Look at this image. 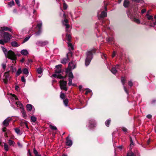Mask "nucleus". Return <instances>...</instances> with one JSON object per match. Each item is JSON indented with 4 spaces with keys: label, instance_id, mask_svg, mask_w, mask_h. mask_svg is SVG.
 I'll list each match as a JSON object with an SVG mask.
<instances>
[{
    "label": "nucleus",
    "instance_id": "obj_54",
    "mask_svg": "<svg viewBox=\"0 0 156 156\" xmlns=\"http://www.w3.org/2000/svg\"><path fill=\"white\" fill-rule=\"evenodd\" d=\"M8 79H3V81L5 84H7L8 82Z\"/></svg>",
    "mask_w": 156,
    "mask_h": 156
},
{
    "label": "nucleus",
    "instance_id": "obj_52",
    "mask_svg": "<svg viewBox=\"0 0 156 156\" xmlns=\"http://www.w3.org/2000/svg\"><path fill=\"white\" fill-rule=\"evenodd\" d=\"M2 66L3 69H5L6 67V65L5 63H2Z\"/></svg>",
    "mask_w": 156,
    "mask_h": 156
},
{
    "label": "nucleus",
    "instance_id": "obj_48",
    "mask_svg": "<svg viewBox=\"0 0 156 156\" xmlns=\"http://www.w3.org/2000/svg\"><path fill=\"white\" fill-rule=\"evenodd\" d=\"M62 66V65H61L60 64V65H56L55 66V67L57 69H61V68Z\"/></svg>",
    "mask_w": 156,
    "mask_h": 156
},
{
    "label": "nucleus",
    "instance_id": "obj_49",
    "mask_svg": "<svg viewBox=\"0 0 156 156\" xmlns=\"http://www.w3.org/2000/svg\"><path fill=\"white\" fill-rule=\"evenodd\" d=\"M101 57L102 58H103V59H106L107 58V56H106V55L105 54H103L101 55Z\"/></svg>",
    "mask_w": 156,
    "mask_h": 156
},
{
    "label": "nucleus",
    "instance_id": "obj_30",
    "mask_svg": "<svg viewBox=\"0 0 156 156\" xmlns=\"http://www.w3.org/2000/svg\"><path fill=\"white\" fill-rule=\"evenodd\" d=\"M14 130L16 133L18 135H20L21 133L20 129L18 128L14 129Z\"/></svg>",
    "mask_w": 156,
    "mask_h": 156
},
{
    "label": "nucleus",
    "instance_id": "obj_47",
    "mask_svg": "<svg viewBox=\"0 0 156 156\" xmlns=\"http://www.w3.org/2000/svg\"><path fill=\"white\" fill-rule=\"evenodd\" d=\"M86 92L85 93L86 95L88 93L90 92L91 91V90L89 89H86Z\"/></svg>",
    "mask_w": 156,
    "mask_h": 156
},
{
    "label": "nucleus",
    "instance_id": "obj_2",
    "mask_svg": "<svg viewBox=\"0 0 156 156\" xmlns=\"http://www.w3.org/2000/svg\"><path fill=\"white\" fill-rule=\"evenodd\" d=\"M96 51V49L93 48L92 49L88 50L86 53V58L85 61V64L86 66H88L92 59L93 58V53H94Z\"/></svg>",
    "mask_w": 156,
    "mask_h": 156
},
{
    "label": "nucleus",
    "instance_id": "obj_64",
    "mask_svg": "<svg viewBox=\"0 0 156 156\" xmlns=\"http://www.w3.org/2000/svg\"><path fill=\"white\" fill-rule=\"evenodd\" d=\"M6 128L5 127H4L3 129H2V131L3 132H5L6 131Z\"/></svg>",
    "mask_w": 156,
    "mask_h": 156
},
{
    "label": "nucleus",
    "instance_id": "obj_58",
    "mask_svg": "<svg viewBox=\"0 0 156 156\" xmlns=\"http://www.w3.org/2000/svg\"><path fill=\"white\" fill-rule=\"evenodd\" d=\"M12 96L13 98H15V99L16 100H18L17 98L16 97V95L15 94H12Z\"/></svg>",
    "mask_w": 156,
    "mask_h": 156
},
{
    "label": "nucleus",
    "instance_id": "obj_16",
    "mask_svg": "<svg viewBox=\"0 0 156 156\" xmlns=\"http://www.w3.org/2000/svg\"><path fill=\"white\" fill-rule=\"evenodd\" d=\"M106 41L110 44H112L114 42V39L113 37H108L106 38Z\"/></svg>",
    "mask_w": 156,
    "mask_h": 156
},
{
    "label": "nucleus",
    "instance_id": "obj_43",
    "mask_svg": "<svg viewBox=\"0 0 156 156\" xmlns=\"http://www.w3.org/2000/svg\"><path fill=\"white\" fill-rule=\"evenodd\" d=\"M50 126L51 129L55 130L57 129L56 127L55 126L51 125H50Z\"/></svg>",
    "mask_w": 156,
    "mask_h": 156
},
{
    "label": "nucleus",
    "instance_id": "obj_37",
    "mask_svg": "<svg viewBox=\"0 0 156 156\" xmlns=\"http://www.w3.org/2000/svg\"><path fill=\"white\" fill-rule=\"evenodd\" d=\"M111 121L110 119H108L105 122V124L106 126L108 127Z\"/></svg>",
    "mask_w": 156,
    "mask_h": 156
},
{
    "label": "nucleus",
    "instance_id": "obj_29",
    "mask_svg": "<svg viewBox=\"0 0 156 156\" xmlns=\"http://www.w3.org/2000/svg\"><path fill=\"white\" fill-rule=\"evenodd\" d=\"M4 147L5 151H7L9 150L8 145L6 143H4Z\"/></svg>",
    "mask_w": 156,
    "mask_h": 156
},
{
    "label": "nucleus",
    "instance_id": "obj_62",
    "mask_svg": "<svg viewBox=\"0 0 156 156\" xmlns=\"http://www.w3.org/2000/svg\"><path fill=\"white\" fill-rule=\"evenodd\" d=\"M146 9H144L141 10V13L142 14L146 12Z\"/></svg>",
    "mask_w": 156,
    "mask_h": 156
},
{
    "label": "nucleus",
    "instance_id": "obj_22",
    "mask_svg": "<svg viewBox=\"0 0 156 156\" xmlns=\"http://www.w3.org/2000/svg\"><path fill=\"white\" fill-rule=\"evenodd\" d=\"M11 45L14 47H16L19 46L20 44H18L17 42L16 41H12L11 42Z\"/></svg>",
    "mask_w": 156,
    "mask_h": 156
},
{
    "label": "nucleus",
    "instance_id": "obj_53",
    "mask_svg": "<svg viewBox=\"0 0 156 156\" xmlns=\"http://www.w3.org/2000/svg\"><path fill=\"white\" fill-rule=\"evenodd\" d=\"M63 7L64 9H66L67 8V5L65 3H64Z\"/></svg>",
    "mask_w": 156,
    "mask_h": 156
},
{
    "label": "nucleus",
    "instance_id": "obj_15",
    "mask_svg": "<svg viewBox=\"0 0 156 156\" xmlns=\"http://www.w3.org/2000/svg\"><path fill=\"white\" fill-rule=\"evenodd\" d=\"M69 136H68L66 138V143L67 146H68L69 147H71L73 144V142L71 140L69 139Z\"/></svg>",
    "mask_w": 156,
    "mask_h": 156
},
{
    "label": "nucleus",
    "instance_id": "obj_39",
    "mask_svg": "<svg viewBox=\"0 0 156 156\" xmlns=\"http://www.w3.org/2000/svg\"><path fill=\"white\" fill-rule=\"evenodd\" d=\"M37 71L38 73L41 74L42 72V69L40 67L37 69Z\"/></svg>",
    "mask_w": 156,
    "mask_h": 156
},
{
    "label": "nucleus",
    "instance_id": "obj_9",
    "mask_svg": "<svg viewBox=\"0 0 156 156\" xmlns=\"http://www.w3.org/2000/svg\"><path fill=\"white\" fill-rule=\"evenodd\" d=\"M73 78V73L72 72H70L69 74V83L68 85L69 86H71L73 85L74 86V84H72V79Z\"/></svg>",
    "mask_w": 156,
    "mask_h": 156
},
{
    "label": "nucleus",
    "instance_id": "obj_60",
    "mask_svg": "<svg viewBox=\"0 0 156 156\" xmlns=\"http://www.w3.org/2000/svg\"><path fill=\"white\" fill-rule=\"evenodd\" d=\"M17 144L19 147H22V145L19 142H18L17 143Z\"/></svg>",
    "mask_w": 156,
    "mask_h": 156
},
{
    "label": "nucleus",
    "instance_id": "obj_3",
    "mask_svg": "<svg viewBox=\"0 0 156 156\" xmlns=\"http://www.w3.org/2000/svg\"><path fill=\"white\" fill-rule=\"evenodd\" d=\"M2 36L3 37V39L0 40V44L2 45L10 42L12 38V36L8 32H4L2 34Z\"/></svg>",
    "mask_w": 156,
    "mask_h": 156
},
{
    "label": "nucleus",
    "instance_id": "obj_40",
    "mask_svg": "<svg viewBox=\"0 0 156 156\" xmlns=\"http://www.w3.org/2000/svg\"><path fill=\"white\" fill-rule=\"evenodd\" d=\"M126 156H135L133 153L130 152L128 153Z\"/></svg>",
    "mask_w": 156,
    "mask_h": 156
},
{
    "label": "nucleus",
    "instance_id": "obj_8",
    "mask_svg": "<svg viewBox=\"0 0 156 156\" xmlns=\"http://www.w3.org/2000/svg\"><path fill=\"white\" fill-rule=\"evenodd\" d=\"M61 72V69H57L55 70V73H56L59 74ZM52 76L54 77H57L58 78L61 79H63V77L60 74H55L52 75Z\"/></svg>",
    "mask_w": 156,
    "mask_h": 156
},
{
    "label": "nucleus",
    "instance_id": "obj_44",
    "mask_svg": "<svg viewBox=\"0 0 156 156\" xmlns=\"http://www.w3.org/2000/svg\"><path fill=\"white\" fill-rule=\"evenodd\" d=\"M63 102L64 105L67 106L68 104V100L67 99H66L63 100Z\"/></svg>",
    "mask_w": 156,
    "mask_h": 156
},
{
    "label": "nucleus",
    "instance_id": "obj_55",
    "mask_svg": "<svg viewBox=\"0 0 156 156\" xmlns=\"http://www.w3.org/2000/svg\"><path fill=\"white\" fill-rule=\"evenodd\" d=\"M21 80L23 82H25L26 81V80L25 78L23 76H22L21 77Z\"/></svg>",
    "mask_w": 156,
    "mask_h": 156
},
{
    "label": "nucleus",
    "instance_id": "obj_10",
    "mask_svg": "<svg viewBox=\"0 0 156 156\" xmlns=\"http://www.w3.org/2000/svg\"><path fill=\"white\" fill-rule=\"evenodd\" d=\"M48 41H37L36 43V44L39 46H42L48 44Z\"/></svg>",
    "mask_w": 156,
    "mask_h": 156
},
{
    "label": "nucleus",
    "instance_id": "obj_24",
    "mask_svg": "<svg viewBox=\"0 0 156 156\" xmlns=\"http://www.w3.org/2000/svg\"><path fill=\"white\" fill-rule=\"evenodd\" d=\"M20 52L21 54L24 55H27L28 53L26 49H23Z\"/></svg>",
    "mask_w": 156,
    "mask_h": 156
},
{
    "label": "nucleus",
    "instance_id": "obj_45",
    "mask_svg": "<svg viewBox=\"0 0 156 156\" xmlns=\"http://www.w3.org/2000/svg\"><path fill=\"white\" fill-rule=\"evenodd\" d=\"M41 33V30H39L36 33H35V35L36 36H39V35H40V34Z\"/></svg>",
    "mask_w": 156,
    "mask_h": 156
},
{
    "label": "nucleus",
    "instance_id": "obj_61",
    "mask_svg": "<svg viewBox=\"0 0 156 156\" xmlns=\"http://www.w3.org/2000/svg\"><path fill=\"white\" fill-rule=\"evenodd\" d=\"M122 129V130L124 132H127V129L126 128H123Z\"/></svg>",
    "mask_w": 156,
    "mask_h": 156
},
{
    "label": "nucleus",
    "instance_id": "obj_13",
    "mask_svg": "<svg viewBox=\"0 0 156 156\" xmlns=\"http://www.w3.org/2000/svg\"><path fill=\"white\" fill-rule=\"evenodd\" d=\"M11 120L10 118H8L6 119L3 122V124L4 126H7L9 124V122Z\"/></svg>",
    "mask_w": 156,
    "mask_h": 156
},
{
    "label": "nucleus",
    "instance_id": "obj_19",
    "mask_svg": "<svg viewBox=\"0 0 156 156\" xmlns=\"http://www.w3.org/2000/svg\"><path fill=\"white\" fill-rule=\"evenodd\" d=\"M90 126H89V128L91 129L93 127H94L95 125V124L94 122V120L93 119H92L91 120H90L89 122Z\"/></svg>",
    "mask_w": 156,
    "mask_h": 156
},
{
    "label": "nucleus",
    "instance_id": "obj_41",
    "mask_svg": "<svg viewBox=\"0 0 156 156\" xmlns=\"http://www.w3.org/2000/svg\"><path fill=\"white\" fill-rule=\"evenodd\" d=\"M30 36H28V37H26L23 40V41L22 42V43H24L25 42H26L27 41H28L29 40V38H30Z\"/></svg>",
    "mask_w": 156,
    "mask_h": 156
},
{
    "label": "nucleus",
    "instance_id": "obj_26",
    "mask_svg": "<svg viewBox=\"0 0 156 156\" xmlns=\"http://www.w3.org/2000/svg\"><path fill=\"white\" fill-rule=\"evenodd\" d=\"M23 72L24 74L27 75L26 76L28 75L29 72L27 69L25 68L23 69Z\"/></svg>",
    "mask_w": 156,
    "mask_h": 156
},
{
    "label": "nucleus",
    "instance_id": "obj_27",
    "mask_svg": "<svg viewBox=\"0 0 156 156\" xmlns=\"http://www.w3.org/2000/svg\"><path fill=\"white\" fill-rule=\"evenodd\" d=\"M22 71L21 68H19L16 73V76H19L22 73Z\"/></svg>",
    "mask_w": 156,
    "mask_h": 156
},
{
    "label": "nucleus",
    "instance_id": "obj_57",
    "mask_svg": "<svg viewBox=\"0 0 156 156\" xmlns=\"http://www.w3.org/2000/svg\"><path fill=\"white\" fill-rule=\"evenodd\" d=\"M152 117V115H151L149 114L147 115V117L148 119H150Z\"/></svg>",
    "mask_w": 156,
    "mask_h": 156
},
{
    "label": "nucleus",
    "instance_id": "obj_31",
    "mask_svg": "<svg viewBox=\"0 0 156 156\" xmlns=\"http://www.w3.org/2000/svg\"><path fill=\"white\" fill-rule=\"evenodd\" d=\"M8 143L9 145L10 146L12 145L14 146V145L15 144V143L12 140H8Z\"/></svg>",
    "mask_w": 156,
    "mask_h": 156
},
{
    "label": "nucleus",
    "instance_id": "obj_14",
    "mask_svg": "<svg viewBox=\"0 0 156 156\" xmlns=\"http://www.w3.org/2000/svg\"><path fill=\"white\" fill-rule=\"evenodd\" d=\"M104 8L105 9V11H103L102 12L100 16V17L101 18H104L105 17H106L107 15V13L106 12L107 10V9L106 6H105L104 7Z\"/></svg>",
    "mask_w": 156,
    "mask_h": 156
},
{
    "label": "nucleus",
    "instance_id": "obj_11",
    "mask_svg": "<svg viewBox=\"0 0 156 156\" xmlns=\"http://www.w3.org/2000/svg\"><path fill=\"white\" fill-rule=\"evenodd\" d=\"M119 65H117L115 66H112V69L111 70L112 73L114 74H115L117 71V69H119Z\"/></svg>",
    "mask_w": 156,
    "mask_h": 156
},
{
    "label": "nucleus",
    "instance_id": "obj_59",
    "mask_svg": "<svg viewBox=\"0 0 156 156\" xmlns=\"http://www.w3.org/2000/svg\"><path fill=\"white\" fill-rule=\"evenodd\" d=\"M28 156H32L30 150H28Z\"/></svg>",
    "mask_w": 156,
    "mask_h": 156
},
{
    "label": "nucleus",
    "instance_id": "obj_38",
    "mask_svg": "<svg viewBox=\"0 0 156 156\" xmlns=\"http://www.w3.org/2000/svg\"><path fill=\"white\" fill-rule=\"evenodd\" d=\"M60 98L62 99H63L65 98V95L64 93H62V92L60 94Z\"/></svg>",
    "mask_w": 156,
    "mask_h": 156
},
{
    "label": "nucleus",
    "instance_id": "obj_12",
    "mask_svg": "<svg viewBox=\"0 0 156 156\" xmlns=\"http://www.w3.org/2000/svg\"><path fill=\"white\" fill-rule=\"evenodd\" d=\"M126 79L125 78L123 77H122L121 78V81L122 83V85L123 86V88L125 92L128 94V92L127 90L126 87L124 85L125 83Z\"/></svg>",
    "mask_w": 156,
    "mask_h": 156
},
{
    "label": "nucleus",
    "instance_id": "obj_6",
    "mask_svg": "<svg viewBox=\"0 0 156 156\" xmlns=\"http://www.w3.org/2000/svg\"><path fill=\"white\" fill-rule=\"evenodd\" d=\"M9 31L10 32L12 31V29L9 27H7L6 26H4L3 27H1L0 29V37H2V34L4 32H5L4 31Z\"/></svg>",
    "mask_w": 156,
    "mask_h": 156
},
{
    "label": "nucleus",
    "instance_id": "obj_1",
    "mask_svg": "<svg viewBox=\"0 0 156 156\" xmlns=\"http://www.w3.org/2000/svg\"><path fill=\"white\" fill-rule=\"evenodd\" d=\"M1 48L5 57L12 60L13 63H16V60L17 59V57L14 52L11 50L7 51L6 48L2 46Z\"/></svg>",
    "mask_w": 156,
    "mask_h": 156
},
{
    "label": "nucleus",
    "instance_id": "obj_46",
    "mask_svg": "<svg viewBox=\"0 0 156 156\" xmlns=\"http://www.w3.org/2000/svg\"><path fill=\"white\" fill-rule=\"evenodd\" d=\"M22 114L23 116V118H25L27 117V115L26 113H25V111H23L22 112Z\"/></svg>",
    "mask_w": 156,
    "mask_h": 156
},
{
    "label": "nucleus",
    "instance_id": "obj_35",
    "mask_svg": "<svg viewBox=\"0 0 156 156\" xmlns=\"http://www.w3.org/2000/svg\"><path fill=\"white\" fill-rule=\"evenodd\" d=\"M5 78L4 79H8L9 80L10 78L9 77V75L8 74V72H5Z\"/></svg>",
    "mask_w": 156,
    "mask_h": 156
},
{
    "label": "nucleus",
    "instance_id": "obj_18",
    "mask_svg": "<svg viewBox=\"0 0 156 156\" xmlns=\"http://www.w3.org/2000/svg\"><path fill=\"white\" fill-rule=\"evenodd\" d=\"M69 61V59L68 57V55H67V57L66 58H63L61 60V63L63 64H66Z\"/></svg>",
    "mask_w": 156,
    "mask_h": 156
},
{
    "label": "nucleus",
    "instance_id": "obj_42",
    "mask_svg": "<svg viewBox=\"0 0 156 156\" xmlns=\"http://www.w3.org/2000/svg\"><path fill=\"white\" fill-rule=\"evenodd\" d=\"M31 119L32 121L35 122L36 120V118L34 116H32L31 117Z\"/></svg>",
    "mask_w": 156,
    "mask_h": 156
},
{
    "label": "nucleus",
    "instance_id": "obj_50",
    "mask_svg": "<svg viewBox=\"0 0 156 156\" xmlns=\"http://www.w3.org/2000/svg\"><path fill=\"white\" fill-rule=\"evenodd\" d=\"M128 84L130 87H132L133 86V83L132 82V81L131 80L129 81L128 82Z\"/></svg>",
    "mask_w": 156,
    "mask_h": 156
},
{
    "label": "nucleus",
    "instance_id": "obj_4",
    "mask_svg": "<svg viewBox=\"0 0 156 156\" xmlns=\"http://www.w3.org/2000/svg\"><path fill=\"white\" fill-rule=\"evenodd\" d=\"M126 12L128 16L132 20L138 24H140V20L136 18V15L135 14H133L132 10H129L127 11Z\"/></svg>",
    "mask_w": 156,
    "mask_h": 156
},
{
    "label": "nucleus",
    "instance_id": "obj_25",
    "mask_svg": "<svg viewBox=\"0 0 156 156\" xmlns=\"http://www.w3.org/2000/svg\"><path fill=\"white\" fill-rule=\"evenodd\" d=\"M33 106L30 104H28L27 105V109L28 111H30L32 109Z\"/></svg>",
    "mask_w": 156,
    "mask_h": 156
},
{
    "label": "nucleus",
    "instance_id": "obj_36",
    "mask_svg": "<svg viewBox=\"0 0 156 156\" xmlns=\"http://www.w3.org/2000/svg\"><path fill=\"white\" fill-rule=\"evenodd\" d=\"M8 5L10 7L14 5V3L13 1L12 0L10 2H9L8 3Z\"/></svg>",
    "mask_w": 156,
    "mask_h": 156
},
{
    "label": "nucleus",
    "instance_id": "obj_7",
    "mask_svg": "<svg viewBox=\"0 0 156 156\" xmlns=\"http://www.w3.org/2000/svg\"><path fill=\"white\" fill-rule=\"evenodd\" d=\"M63 16L65 17V19L64 20L62 21V23L63 25L66 26V31H68V29L69 27V25L68 24V20L66 18L65 14L64 13Z\"/></svg>",
    "mask_w": 156,
    "mask_h": 156
},
{
    "label": "nucleus",
    "instance_id": "obj_21",
    "mask_svg": "<svg viewBox=\"0 0 156 156\" xmlns=\"http://www.w3.org/2000/svg\"><path fill=\"white\" fill-rule=\"evenodd\" d=\"M129 0H125L123 2V6L125 8L129 6Z\"/></svg>",
    "mask_w": 156,
    "mask_h": 156
},
{
    "label": "nucleus",
    "instance_id": "obj_34",
    "mask_svg": "<svg viewBox=\"0 0 156 156\" xmlns=\"http://www.w3.org/2000/svg\"><path fill=\"white\" fill-rule=\"evenodd\" d=\"M42 26V23L41 22H39L37 25V27H38L39 30H41Z\"/></svg>",
    "mask_w": 156,
    "mask_h": 156
},
{
    "label": "nucleus",
    "instance_id": "obj_32",
    "mask_svg": "<svg viewBox=\"0 0 156 156\" xmlns=\"http://www.w3.org/2000/svg\"><path fill=\"white\" fill-rule=\"evenodd\" d=\"M33 152L36 156H41L38 153L37 151L36 150L35 148L33 149Z\"/></svg>",
    "mask_w": 156,
    "mask_h": 156
},
{
    "label": "nucleus",
    "instance_id": "obj_23",
    "mask_svg": "<svg viewBox=\"0 0 156 156\" xmlns=\"http://www.w3.org/2000/svg\"><path fill=\"white\" fill-rule=\"evenodd\" d=\"M67 43L69 50H73V46L71 43V41L67 42Z\"/></svg>",
    "mask_w": 156,
    "mask_h": 156
},
{
    "label": "nucleus",
    "instance_id": "obj_17",
    "mask_svg": "<svg viewBox=\"0 0 156 156\" xmlns=\"http://www.w3.org/2000/svg\"><path fill=\"white\" fill-rule=\"evenodd\" d=\"M66 32H67L66 34V37L67 40V42L71 41V36L70 34L69 30H68V31Z\"/></svg>",
    "mask_w": 156,
    "mask_h": 156
},
{
    "label": "nucleus",
    "instance_id": "obj_5",
    "mask_svg": "<svg viewBox=\"0 0 156 156\" xmlns=\"http://www.w3.org/2000/svg\"><path fill=\"white\" fill-rule=\"evenodd\" d=\"M60 86L61 90H64L65 91L67 90V88L66 87L67 82L63 80H60L59 81Z\"/></svg>",
    "mask_w": 156,
    "mask_h": 156
},
{
    "label": "nucleus",
    "instance_id": "obj_63",
    "mask_svg": "<svg viewBox=\"0 0 156 156\" xmlns=\"http://www.w3.org/2000/svg\"><path fill=\"white\" fill-rule=\"evenodd\" d=\"M19 88V87L18 86H15V89L16 90L18 91V89Z\"/></svg>",
    "mask_w": 156,
    "mask_h": 156
},
{
    "label": "nucleus",
    "instance_id": "obj_20",
    "mask_svg": "<svg viewBox=\"0 0 156 156\" xmlns=\"http://www.w3.org/2000/svg\"><path fill=\"white\" fill-rule=\"evenodd\" d=\"M68 67L70 69H73L75 68V66L73 62H71L69 64Z\"/></svg>",
    "mask_w": 156,
    "mask_h": 156
},
{
    "label": "nucleus",
    "instance_id": "obj_56",
    "mask_svg": "<svg viewBox=\"0 0 156 156\" xmlns=\"http://www.w3.org/2000/svg\"><path fill=\"white\" fill-rule=\"evenodd\" d=\"M116 53L115 51H114L113 52L112 54V57L114 58L115 56V55Z\"/></svg>",
    "mask_w": 156,
    "mask_h": 156
},
{
    "label": "nucleus",
    "instance_id": "obj_28",
    "mask_svg": "<svg viewBox=\"0 0 156 156\" xmlns=\"http://www.w3.org/2000/svg\"><path fill=\"white\" fill-rule=\"evenodd\" d=\"M16 104L17 106L18 107L21 108L22 107V104L19 101L16 102Z\"/></svg>",
    "mask_w": 156,
    "mask_h": 156
},
{
    "label": "nucleus",
    "instance_id": "obj_51",
    "mask_svg": "<svg viewBox=\"0 0 156 156\" xmlns=\"http://www.w3.org/2000/svg\"><path fill=\"white\" fill-rule=\"evenodd\" d=\"M15 1L17 5L19 6H20V2L19 0H15Z\"/></svg>",
    "mask_w": 156,
    "mask_h": 156
},
{
    "label": "nucleus",
    "instance_id": "obj_33",
    "mask_svg": "<svg viewBox=\"0 0 156 156\" xmlns=\"http://www.w3.org/2000/svg\"><path fill=\"white\" fill-rule=\"evenodd\" d=\"M146 16L148 20H153V16L151 15H149L148 13L146 14Z\"/></svg>",
    "mask_w": 156,
    "mask_h": 156
}]
</instances>
